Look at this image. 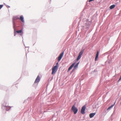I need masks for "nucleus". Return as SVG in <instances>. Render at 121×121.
Here are the masks:
<instances>
[{"mask_svg":"<svg viewBox=\"0 0 121 121\" xmlns=\"http://www.w3.org/2000/svg\"><path fill=\"white\" fill-rule=\"evenodd\" d=\"M58 68V66L57 65L54 66L52 69V74L55 73L57 71Z\"/></svg>","mask_w":121,"mask_h":121,"instance_id":"f257e3e1","label":"nucleus"},{"mask_svg":"<svg viewBox=\"0 0 121 121\" xmlns=\"http://www.w3.org/2000/svg\"><path fill=\"white\" fill-rule=\"evenodd\" d=\"M99 54V52L98 51H97V53H96V56L98 57Z\"/></svg>","mask_w":121,"mask_h":121,"instance_id":"f3484780","label":"nucleus"},{"mask_svg":"<svg viewBox=\"0 0 121 121\" xmlns=\"http://www.w3.org/2000/svg\"><path fill=\"white\" fill-rule=\"evenodd\" d=\"M3 5H0V9L3 7Z\"/></svg>","mask_w":121,"mask_h":121,"instance_id":"6ab92c4d","label":"nucleus"},{"mask_svg":"<svg viewBox=\"0 0 121 121\" xmlns=\"http://www.w3.org/2000/svg\"><path fill=\"white\" fill-rule=\"evenodd\" d=\"M93 0H89V2H90L91 1H93Z\"/></svg>","mask_w":121,"mask_h":121,"instance_id":"aec40b11","label":"nucleus"},{"mask_svg":"<svg viewBox=\"0 0 121 121\" xmlns=\"http://www.w3.org/2000/svg\"><path fill=\"white\" fill-rule=\"evenodd\" d=\"M64 52H63L61 53L60 54V55L58 57V60L59 61L60 60L62 57L64 55Z\"/></svg>","mask_w":121,"mask_h":121,"instance_id":"20e7f679","label":"nucleus"},{"mask_svg":"<svg viewBox=\"0 0 121 121\" xmlns=\"http://www.w3.org/2000/svg\"><path fill=\"white\" fill-rule=\"evenodd\" d=\"M40 80V77L39 76H38L35 79V83H38L39 82Z\"/></svg>","mask_w":121,"mask_h":121,"instance_id":"39448f33","label":"nucleus"},{"mask_svg":"<svg viewBox=\"0 0 121 121\" xmlns=\"http://www.w3.org/2000/svg\"><path fill=\"white\" fill-rule=\"evenodd\" d=\"M20 19L22 22H24V18L21 15L20 16Z\"/></svg>","mask_w":121,"mask_h":121,"instance_id":"1a4fd4ad","label":"nucleus"},{"mask_svg":"<svg viewBox=\"0 0 121 121\" xmlns=\"http://www.w3.org/2000/svg\"><path fill=\"white\" fill-rule=\"evenodd\" d=\"M56 65H58V63L57 62L56 63Z\"/></svg>","mask_w":121,"mask_h":121,"instance_id":"412c9836","label":"nucleus"},{"mask_svg":"<svg viewBox=\"0 0 121 121\" xmlns=\"http://www.w3.org/2000/svg\"><path fill=\"white\" fill-rule=\"evenodd\" d=\"M19 19V18L17 16L13 17V21H14L15 20Z\"/></svg>","mask_w":121,"mask_h":121,"instance_id":"6e6552de","label":"nucleus"},{"mask_svg":"<svg viewBox=\"0 0 121 121\" xmlns=\"http://www.w3.org/2000/svg\"><path fill=\"white\" fill-rule=\"evenodd\" d=\"M15 34L14 36H15Z\"/></svg>","mask_w":121,"mask_h":121,"instance_id":"5701e85b","label":"nucleus"},{"mask_svg":"<svg viewBox=\"0 0 121 121\" xmlns=\"http://www.w3.org/2000/svg\"><path fill=\"white\" fill-rule=\"evenodd\" d=\"M115 5H113L110 6V9H113L115 7Z\"/></svg>","mask_w":121,"mask_h":121,"instance_id":"9d476101","label":"nucleus"},{"mask_svg":"<svg viewBox=\"0 0 121 121\" xmlns=\"http://www.w3.org/2000/svg\"><path fill=\"white\" fill-rule=\"evenodd\" d=\"M79 64V62H78V63H77L76 65H78Z\"/></svg>","mask_w":121,"mask_h":121,"instance_id":"4be33fe9","label":"nucleus"},{"mask_svg":"<svg viewBox=\"0 0 121 121\" xmlns=\"http://www.w3.org/2000/svg\"><path fill=\"white\" fill-rule=\"evenodd\" d=\"M75 64V63H73L71 65V66L69 67V68L68 69V70L69 71L70 70L73 66Z\"/></svg>","mask_w":121,"mask_h":121,"instance_id":"423d86ee","label":"nucleus"},{"mask_svg":"<svg viewBox=\"0 0 121 121\" xmlns=\"http://www.w3.org/2000/svg\"><path fill=\"white\" fill-rule=\"evenodd\" d=\"M86 108V106L85 105L82 108L81 110V113L82 114H84L85 113V111Z\"/></svg>","mask_w":121,"mask_h":121,"instance_id":"7ed1b4c3","label":"nucleus"},{"mask_svg":"<svg viewBox=\"0 0 121 121\" xmlns=\"http://www.w3.org/2000/svg\"><path fill=\"white\" fill-rule=\"evenodd\" d=\"M95 114V113H91L90 114L89 116L90 118L92 117Z\"/></svg>","mask_w":121,"mask_h":121,"instance_id":"0eeeda50","label":"nucleus"},{"mask_svg":"<svg viewBox=\"0 0 121 121\" xmlns=\"http://www.w3.org/2000/svg\"><path fill=\"white\" fill-rule=\"evenodd\" d=\"M71 110L73 111L74 114H76L78 111V109L75 107L74 105L73 106Z\"/></svg>","mask_w":121,"mask_h":121,"instance_id":"f03ea898","label":"nucleus"},{"mask_svg":"<svg viewBox=\"0 0 121 121\" xmlns=\"http://www.w3.org/2000/svg\"><path fill=\"white\" fill-rule=\"evenodd\" d=\"M78 65H75L74 66V69H76L78 67Z\"/></svg>","mask_w":121,"mask_h":121,"instance_id":"dca6fc26","label":"nucleus"},{"mask_svg":"<svg viewBox=\"0 0 121 121\" xmlns=\"http://www.w3.org/2000/svg\"><path fill=\"white\" fill-rule=\"evenodd\" d=\"M16 32L18 33H20L22 32V30H17L16 31Z\"/></svg>","mask_w":121,"mask_h":121,"instance_id":"ddd939ff","label":"nucleus"},{"mask_svg":"<svg viewBox=\"0 0 121 121\" xmlns=\"http://www.w3.org/2000/svg\"><path fill=\"white\" fill-rule=\"evenodd\" d=\"M81 57V56L79 55L77 57V60H79L80 59V58Z\"/></svg>","mask_w":121,"mask_h":121,"instance_id":"4468645a","label":"nucleus"},{"mask_svg":"<svg viewBox=\"0 0 121 121\" xmlns=\"http://www.w3.org/2000/svg\"><path fill=\"white\" fill-rule=\"evenodd\" d=\"M98 57H97L96 56H95V61H96L97 60V58H98Z\"/></svg>","mask_w":121,"mask_h":121,"instance_id":"a211bd4d","label":"nucleus"},{"mask_svg":"<svg viewBox=\"0 0 121 121\" xmlns=\"http://www.w3.org/2000/svg\"><path fill=\"white\" fill-rule=\"evenodd\" d=\"M83 53V52L82 51H81L80 52L79 55L81 56V55Z\"/></svg>","mask_w":121,"mask_h":121,"instance_id":"2eb2a0df","label":"nucleus"},{"mask_svg":"<svg viewBox=\"0 0 121 121\" xmlns=\"http://www.w3.org/2000/svg\"><path fill=\"white\" fill-rule=\"evenodd\" d=\"M114 104L113 105H111L110 107H109L107 109V110H108L109 109H111V108H112L114 105Z\"/></svg>","mask_w":121,"mask_h":121,"instance_id":"f8f14e48","label":"nucleus"},{"mask_svg":"<svg viewBox=\"0 0 121 121\" xmlns=\"http://www.w3.org/2000/svg\"><path fill=\"white\" fill-rule=\"evenodd\" d=\"M114 104L113 105H111L110 107H109L107 109V110H108L109 109H111V108H112L114 105Z\"/></svg>","mask_w":121,"mask_h":121,"instance_id":"9b49d317","label":"nucleus"}]
</instances>
